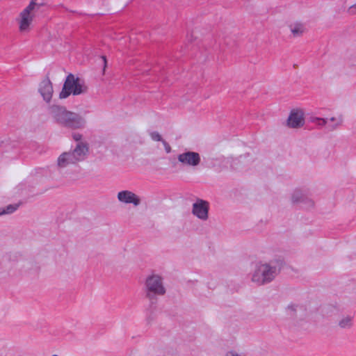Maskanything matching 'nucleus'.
I'll return each mask as SVG.
<instances>
[{
  "mask_svg": "<svg viewBox=\"0 0 356 356\" xmlns=\"http://www.w3.org/2000/svg\"><path fill=\"white\" fill-rule=\"evenodd\" d=\"M282 265L283 262L280 259L257 265L252 274V281L259 286L271 282L280 273Z\"/></svg>",
  "mask_w": 356,
  "mask_h": 356,
  "instance_id": "nucleus-1",
  "label": "nucleus"
},
{
  "mask_svg": "<svg viewBox=\"0 0 356 356\" xmlns=\"http://www.w3.org/2000/svg\"><path fill=\"white\" fill-rule=\"evenodd\" d=\"M49 112L56 122L63 127L80 129L85 124V120L80 115L67 111L64 106L52 105L49 107Z\"/></svg>",
  "mask_w": 356,
  "mask_h": 356,
  "instance_id": "nucleus-2",
  "label": "nucleus"
},
{
  "mask_svg": "<svg viewBox=\"0 0 356 356\" xmlns=\"http://www.w3.org/2000/svg\"><path fill=\"white\" fill-rule=\"evenodd\" d=\"M89 153V145L86 142L77 143L70 151L63 152L57 159V168L63 169L70 165L84 161Z\"/></svg>",
  "mask_w": 356,
  "mask_h": 356,
  "instance_id": "nucleus-3",
  "label": "nucleus"
},
{
  "mask_svg": "<svg viewBox=\"0 0 356 356\" xmlns=\"http://www.w3.org/2000/svg\"><path fill=\"white\" fill-rule=\"evenodd\" d=\"M88 87L83 80L79 78H75L72 74L67 76L64 82L61 92L59 94L60 99H65L71 94L73 95H79L88 92Z\"/></svg>",
  "mask_w": 356,
  "mask_h": 356,
  "instance_id": "nucleus-4",
  "label": "nucleus"
},
{
  "mask_svg": "<svg viewBox=\"0 0 356 356\" xmlns=\"http://www.w3.org/2000/svg\"><path fill=\"white\" fill-rule=\"evenodd\" d=\"M145 291L146 298L151 303L156 302L158 296H163L165 293L162 277L154 274L147 276L145 282Z\"/></svg>",
  "mask_w": 356,
  "mask_h": 356,
  "instance_id": "nucleus-5",
  "label": "nucleus"
},
{
  "mask_svg": "<svg viewBox=\"0 0 356 356\" xmlns=\"http://www.w3.org/2000/svg\"><path fill=\"white\" fill-rule=\"evenodd\" d=\"M31 0L29 4L20 13L19 20V29L22 33L29 32L35 17L34 13L40 7L35 1Z\"/></svg>",
  "mask_w": 356,
  "mask_h": 356,
  "instance_id": "nucleus-6",
  "label": "nucleus"
},
{
  "mask_svg": "<svg viewBox=\"0 0 356 356\" xmlns=\"http://www.w3.org/2000/svg\"><path fill=\"white\" fill-rule=\"evenodd\" d=\"M179 162L184 165L197 166L200 163L201 158L199 153L195 152H185L177 156Z\"/></svg>",
  "mask_w": 356,
  "mask_h": 356,
  "instance_id": "nucleus-7",
  "label": "nucleus"
},
{
  "mask_svg": "<svg viewBox=\"0 0 356 356\" xmlns=\"http://www.w3.org/2000/svg\"><path fill=\"white\" fill-rule=\"evenodd\" d=\"M209 203L208 202L198 199L196 202L193 204L192 213L201 220H207L208 218Z\"/></svg>",
  "mask_w": 356,
  "mask_h": 356,
  "instance_id": "nucleus-8",
  "label": "nucleus"
},
{
  "mask_svg": "<svg viewBox=\"0 0 356 356\" xmlns=\"http://www.w3.org/2000/svg\"><path fill=\"white\" fill-rule=\"evenodd\" d=\"M118 200L124 204H133L135 207L140 204V198L131 191H122L118 193Z\"/></svg>",
  "mask_w": 356,
  "mask_h": 356,
  "instance_id": "nucleus-9",
  "label": "nucleus"
},
{
  "mask_svg": "<svg viewBox=\"0 0 356 356\" xmlns=\"http://www.w3.org/2000/svg\"><path fill=\"white\" fill-rule=\"evenodd\" d=\"M38 90L45 102L51 101L54 90L52 83L49 79H45L40 82Z\"/></svg>",
  "mask_w": 356,
  "mask_h": 356,
  "instance_id": "nucleus-10",
  "label": "nucleus"
},
{
  "mask_svg": "<svg viewBox=\"0 0 356 356\" xmlns=\"http://www.w3.org/2000/svg\"><path fill=\"white\" fill-rule=\"evenodd\" d=\"M288 125L292 128H298L303 126V113L300 111H292L288 118Z\"/></svg>",
  "mask_w": 356,
  "mask_h": 356,
  "instance_id": "nucleus-11",
  "label": "nucleus"
},
{
  "mask_svg": "<svg viewBox=\"0 0 356 356\" xmlns=\"http://www.w3.org/2000/svg\"><path fill=\"white\" fill-rule=\"evenodd\" d=\"M289 29L293 37L301 36L306 31L304 24L300 22H296L289 25Z\"/></svg>",
  "mask_w": 356,
  "mask_h": 356,
  "instance_id": "nucleus-12",
  "label": "nucleus"
},
{
  "mask_svg": "<svg viewBox=\"0 0 356 356\" xmlns=\"http://www.w3.org/2000/svg\"><path fill=\"white\" fill-rule=\"evenodd\" d=\"M299 306L298 305L291 304L286 308V315L290 318H295L296 317L297 310Z\"/></svg>",
  "mask_w": 356,
  "mask_h": 356,
  "instance_id": "nucleus-13",
  "label": "nucleus"
},
{
  "mask_svg": "<svg viewBox=\"0 0 356 356\" xmlns=\"http://www.w3.org/2000/svg\"><path fill=\"white\" fill-rule=\"evenodd\" d=\"M339 325L342 328L350 327L352 325V317H343L341 321H339Z\"/></svg>",
  "mask_w": 356,
  "mask_h": 356,
  "instance_id": "nucleus-14",
  "label": "nucleus"
},
{
  "mask_svg": "<svg viewBox=\"0 0 356 356\" xmlns=\"http://www.w3.org/2000/svg\"><path fill=\"white\" fill-rule=\"evenodd\" d=\"M18 207V204H9L2 211H0V215L12 213L15 211Z\"/></svg>",
  "mask_w": 356,
  "mask_h": 356,
  "instance_id": "nucleus-15",
  "label": "nucleus"
},
{
  "mask_svg": "<svg viewBox=\"0 0 356 356\" xmlns=\"http://www.w3.org/2000/svg\"><path fill=\"white\" fill-rule=\"evenodd\" d=\"M302 194L300 191L296 190L294 191L292 195V200L293 202H298L302 200Z\"/></svg>",
  "mask_w": 356,
  "mask_h": 356,
  "instance_id": "nucleus-16",
  "label": "nucleus"
},
{
  "mask_svg": "<svg viewBox=\"0 0 356 356\" xmlns=\"http://www.w3.org/2000/svg\"><path fill=\"white\" fill-rule=\"evenodd\" d=\"M149 136H150L152 140H153L154 141H161L162 142V140H163L161 136L157 131L150 132Z\"/></svg>",
  "mask_w": 356,
  "mask_h": 356,
  "instance_id": "nucleus-17",
  "label": "nucleus"
},
{
  "mask_svg": "<svg viewBox=\"0 0 356 356\" xmlns=\"http://www.w3.org/2000/svg\"><path fill=\"white\" fill-rule=\"evenodd\" d=\"M312 122L318 126H324L327 124V120L320 118H314L312 119Z\"/></svg>",
  "mask_w": 356,
  "mask_h": 356,
  "instance_id": "nucleus-18",
  "label": "nucleus"
},
{
  "mask_svg": "<svg viewBox=\"0 0 356 356\" xmlns=\"http://www.w3.org/2000/svg\"><path fill=\"white\" fill-rule=\"evenodd\" d=\"M342 122V119L339 118L337 120V123L334 125H329L327 128H329L330 131H332L335 129L338 126H339Z\"/></svg>",
  "mask_w": 356,
  "mask_h": 356,
  "instance_id": "nucleus-19",
  "label": "nucleus"
},
{
  "mask_svg": "<svg viewBox=\"0 0 356 356\" xmlns=\"http://www.w3.org/2000/svg\"><path fill=\"white\" fill-rule=\"evenodd\" d=\"M72 138H73V139L76 142V143H79V142H83V141L81 140L82 135H81V134H77V133H76V134H73V135H72Z\"/></svg>",
  "mask_w": 356,
  "mask_h": 356,
  "instance_id": "nucleus-20",
  "label": "nucleus"
},
{
  "mask_svg": "<svg viewBox=\"0 0 356 356\" xmlns=\"http://www.w3.org/2000/svg\"><path fill=\"white\" fill-rule=\"evenodd\" d=\"M348 13L350 15L356 14V3L348 8Z\"/></svg>",
  "mask_w": 356,
  "mask_h": 356,
  "instance_id": "nucleus-21",
  "label": "nucleus"
},
{
  "mask_svg": "<svg viewBox=\"0 0 356 356\" xmlns=\"http://www.w3.org/2000/svg\"><path fill=\"white\" fill-rule=\"evenodd\" d=\"M225 356H246L245 354H238L234 350L228 351Z\"/></svg>",
  "mask_w": 356,
  "mask_h": 356,
  "instance_id": "nucleus-22",
  "label": "nucleus"
},
{
  "mask_svg": "<svg viewBox=\"0 0 356 356\" xmlns=\"http://www.w3.org/2000/svg\"><path fill=\"white\" fill-rule=\"evenodd\" d=\"M162 143L163 144L165 152L167 153H170L171 152L170 145L165 140H162Z\"/></svg>",
  "mask_w": 356,
  "mask_h": 356,
  "instance_id": "nucleus-23",
  "label": "nucleus"
},
{
  "mask_svg": "<svg viewBox=\"0 0 356 356\" xmlns=\"http://www.w3.org/2000/svg\"><path fill=\"white\" fill-rule=\"evenodd\" d=\"M330 121H332V122H334V121L336 120V118H334V117H332V118H331L330 119Z\"/></svg>",
  "mask_w": 356,
  "mask_h": 356,
  "instance_id": "nucleus-24",
  "label": "nucleus"
},
{
  "mask_svg": "<svg viewBox=\"0 0 356 356\" xmlns=\"http://www.w3.org/2000/svg\"><path fill=\"white\" fill-rule=\"evenodd\" d=\"M102 58L104 60V63L106 64V57L105 56H102Z\"/></svg>",
  "mask_w": 356,
  "mask_h": 356,
  "instance_id": "nucleus-25",
  "label": "nucleus"
},
{
  "mask_svg": "<svg viewBox=\"0 0 356 356\" xmlns=\"http://www.w3.org/2000/svg\"><path fill=\"white\" fill-rule=\"evenodd\" d=\"M52 356H58V355H52Z\"/></svg>",
  "mask_w": 356,
  "mask_h": 356,
  "instance_id": "nucleus-26",
  "label": "nucleus"
}]
</instances>
